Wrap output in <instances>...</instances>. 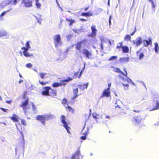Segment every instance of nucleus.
Returning <instances> with one entry per match:
<instances>
[{"label":"nucleus","instance_id":"f257e3e1","mask_svg":"<svg viewBox=\"0 0 159 159\" xmlns=\"http://www.w3.org/2000/svg\"><path fill=\"white\" fill-rule=\"evenodd\" d=\"M53 116L51 114L38 116L36 117V120L40 121L43 125H44L45 121L52 119Z\"/></svg>","mask_w":159,"mask_h":159},{"label":"nucleus","instance_id":"f03ea898","mask_svg":"<svg viewBox=\"0 0 159 159\" xmlns=\"http://www.w3.org/2000/svg\"><path fill=\"white\" fill-rule=\"evenodd\" d=\"M54 43L55 48H58L61 46L62 44V42L61 40V35L57 34L55 35L53 37Z\"/></svg>","mask_w":159,"mask_h":159},{"label":"nucleus","instance_id":"7ed1b4c3","mask_svg":"<svg viewBox=\"0 0 159 159\" xmlns=\"http://www.w3.org/2000/svg\"><path fill=\"white\" fill-rule=\"evenodd\" d=\"M61 123L63 125L64 127L66 129L67 132L70 134V128L68 126L67 124L66 121V117L64 116H61Z\"/></svg>","mask_w":159,"mask_h":159},{"label":"nucleus","instance_id":"20e7f679","mask_svg":"<svg viewBox=\"0 0 159 159\" xmlns=\"http://www.w3.org/2000/svg\"><path fill=\"white\" fill-rule=\"evenodd\" d=\"M82 53L83 55H85V56L88 58H91L92 56V54L91 51L86 49H83L82 51Z\"/></svg>","mask_w":159,"mask_h":159},{"label":"nucleus","instance_id":"39448f33","mask_svg":"<svg viewBox=\"0 0 159 159\" xmlns=\"http://www.w3.org/2000/svg\"><path fill=\"white\" fill-rule=\"evenodd\" d=\"M28 100H26L25 102H22L20 106V107L22 108L25 114H26V110L29 108V107L28 105Z\"/></svg>","mask_w":159,"mask_h":159},{"label":"nucleus","instance_id":"423d86ee","mask_svg":"<svg viewBox=\"0 0 159 159\" xmlns=\"http://www.w3.org/2000/svg\"><path fill=\"white\" fill-rule=\"evenodd\" d=\"M76 157L78 159H82V157L81 156L79 150H78L75 154L73 155L71 157V159H76Z\"/></svg>","mask_w":159,"mask_h":159},{"label":"nucleus","instance_id":"0eeeda50","mask_svg":"<svg viewBox=\"0 0 159 159\" xmlns=\"http://www.w3.org/2000/svg\"><path fill=\"white\" fill-rule=\"evenodd\" d=\"M51 89L50 87H44L43 89V91L42 93L43 95L50 96L49 93V90Z\"/></svg>","mask_w":159,"mask_h":159},{"label":"nucleus","instance_id":"6e6552de","mask_svg":"<svg viewBox=\"0 0 159 159\" xmlns=\"http://www.w3.org/2000/svg\"><path fill=\"white\" fill-rule=\"evenodd\" d=\"M23 50V53L24 55L27 57H33V55L32 53L29 52V50L27 49H22Z\"/></svg>","mask_w":159,"mask_h":159},{"label":"nucleus","instance_id":"1a4fd4ad","mask_svg":"<svg viewBox=\"0 0 159 159\" xmlns=\"http://www.w3.org/2000/svg\"><path fill=\"white\" fill-rule=\"evenodd\" d=\"M33 0H22V2L26 7H30L32 6V2Z\"/></svg>","mask_w":159,"mask_h":159},{"label":"nucleus","instance_id":"9d476101","mask_svg":"<svg viewBox=\"0 0 159 159\" xmlns=\"http://www.w3.org/2000/svg\"><path fill=\"white\" fill-rule=\"evenodd\" d=\"M92 33L91 36L92 37H94L96 36V33L97 32V30L96 29V26L94 25H93L91 27Z\"/></svg>","mask_w":159,"mask_h":159},{"label":"nucleus","instance_id":"9b49d317","mask_svg":"<svg viewBox=\"0 0 159 159\" xmlns=\"http://www.w3.org/2000/svg\"><path fill=\"white\" fill-rule=\"evenodd\" d=\"M109 88H108L107 89L105 90L103 93V94L101 96L102 98L105 96L108 97L110 96V92Z\"/></svg>","mask_w":159,"mask_h":159},{"label":"nucleus","instance_id":"f8f14e48","mask_svg":"<svg viewBox=\"0 0 159 159\" xmlns=\"http://www.w3.org/2000/svg\"><path fill=\"white\" fill-rule=\"evenodd\" d=\"M107 39L105 38L103 36H100V40L101 41V47L102 50H103V45L104 44V43H107V41L106 40Z\"/></svg>","mask_w":159,"mask_h":159},{"label":"nucleus","instance_id":"ddd939ff","mask_svg":"<svg viewBox=\"0 0 159 159\" xmlns=\"http://www.w3.org/2000/svg\"><path fill=\"white\" fill-rule=\"evenodd\" d=\"M142 118L140 116H137L134 118L133 122L136 125L141 123L142 120Z\"/></svg>","mask_w":159,"mask_h":159},{"label":"nucleus","instance_id":"4468645a","mask_svg":"<svg viewBox=\"0 0 159 159\" xmlns=\"http://www.w3.org/2000/svg\"><path fill=\"white\" fill-rule=\"evenodd\" d=\"M143 39L141 37H138L136 39V45L137 47L140 46L142 43Z\"/></svg>","mask_w":159,"mask_h":159},{"label":"nucleus","instance_id":"2eb2a0df","mask_svg":"<svg viewBox=\"0 0 159 159\" xmlns=\"http://www.w3.org/2000/svg\"><path fill=\"white\" fill-rule=\"evenodd\" d=\"M143 42L145 47H147L149 44L151 45L152 44V40L151 38L149 39L148 40H144Z\"/></svg>","mask_w":159,"mask_h":159},{"label":"nucleus","instance_id":"dca6fc26","mask_svg":"<svg viewBox=\"0 0 159 159\" xmlns=\"http://www.w3.org/2000/svg\"><path fill=\"white\" fill-rule=\"evenodd\" d=\"M82 41H81L78 43L77 44L75 45L76 49L80 53L82 52L80 49L82 46Z\"/></svg>","mask_w":159,"mask_h":159},{"label":"nucleus","instance_id":"f3484780","mask_svg":"<svg viewBox=\"0 0 159 159\" xmlns=\"http://www.w3.org/2000/svg\"><path fill=\"white\" fill-rule=\"evenodd\" d=\"M9 34L6 31L4 30H0V37L4 36H7L9 37Z\"/></svg>","mask_w":159,"mask_h":159},{"label":"nucleus","instance_id":"a211bd4d","mask_svg":"<svg viewBox=\"0 0 159 159\" xmlns=\"http://www.w3.org/2000/svg\"><path fill=\"white\" fill-rule=\"evenodd\" d=\"M89 83L84 84V85H78V86L79 87L80 89L82 90H84L85 89H87L89 85Z\"/></svg>","mask_w":159,"mask_h":159},{"label":"nucleus","instance_id":"6ab92c4d","mask_svg":"<svg viewBox=\"0 0 159 159\" xmlns=\"http://www.w3.org/2000/svg\"><path fill=\"white\" fill-rule=\"evenodd\" d=\"M72 78H69L68 79L65 80H63L61 82L60 84V86L62 85H66V84L65 83H67L68 82L70 81H71L72 80Z\"/></svg>","mask_w":159,"mask_h":159},{"label":"nucleus","instance_id":"aec40b11","mask_svg":"<svg viewBox=\"0 0 159 159\" xmlns=\"http://www.w3.org/2000/svg\"><path fill=\"white\" fill-rule=\"evenodd\" d=\"M84 128L83 129L82 131V133L84 135V136H82L81 137V139L82 140H85L86 139V136L88 132V129H87L86 132L84 131Z\"/></svg>","mask_w":159,"mask_h":159},{"label":"nucleus","instance_id":"412c9836","mask_svg":"<svg viewBox=\"0 0 159 159\" xmlns=\"http://www.w3.org/2000/svg\"><path fill=\"white\" fill-rule=\"evenodd\" d=\"M78 88L73 89V93L74 94V96L72 98L73 99H75L78 96Z\"/></svg>","mask_w":159,"mask_h":159},{"label":"nucleus","instance_id":"4be33fe9","mask_svg":"<svg viewBox=\"0 0 159 159\" xmlns=\"http://www.w3.org/2000/svg\"><path fill=\"white\" fill-rule=\"evenodd\" d=\"M30 41H28L25 44V47H24L21 48V49H27L29 50L31 48L30 45Z\"/></svg>","mask_w":159,"mask_h":159},{"label":"nucleus","instance_id":"5701e85b","mask_svg":"<svg viewBox=\"0 0 159 159\" xmlns=\"http://www.w3.org/2000/svg\"><path fill=\"white\" fill-rule=\"evenodd\" d=\"M120 60L121 63H126L129 61V59L128 57L121 58Z\"/></svg>","mask_w":159,"mask_h":159},{"label":"nucleus","instance_id":"b1692460","mask_svg":"<svg viewBox=\"0 0 159 159\" xmlns=\"http://www.w3.org/2000/svg\"><path fill=\"white\" fill-rule=\"evenodd\" d=\"M50 90H51L50 92V96L54 97L57 95V92L56 90H52L51 89Z\"/></svg>","mask_w":159,"mask_h":159},{"label":"nucleus","instance_id":"393cba45","mask_svg":"<svg viewBox=\"0 0 159 159\" xmlns=\"http://www.w3.org/2000/svg\"><path fill=\"white\" fill-rule=\"evenodd\" d=\"M93 15V13L91 12H84L82 13L81 16H92Z\"/></svg>","mask_w":159,"mask_h":159},{"label":"nucleus","instance_id":"a878e982","mask_svg":"<svg viewBox=\"0 0 159 159\" xmlns=\"http://www.w3.org/2000/svg\"><path fill=\"white\" fill-rule=\"evenodd\" d=\"M121 48H122L123 52H124L127 53L129 52V49L126 46H122Z\"/></svg>","mask_w":159,"mask_h":159},{"label":"nucleus","instance_id":"bb28decb","mask_svg":"<svg viewBox=\"0 0 159 159\" xmlns=\"http://www.w3.org/2000/svg\"><path fill=\"white\" fill-rule=\"evenodd\" d=\"M114 71L118 73H120L123 75H125L123 72L120 70L119 68H115L113 70Z\"/></svg>","mask_w":159,"mask_h":159},{"label":"nucleus","instance_id":"cd10ccee","mask_svg":"<svg viewBox=\"0 0 159 159\" xmlns=\"http://www.w3.org/2000/svg\"><path fill=\"white\" fill-rule=\"evenodd\" d=\"M155 45V48L154 49L155 52L156 53H158V49H159V47L158 46V44L157 43H155L154 44Z\"/></svg>","mask_w":159,"mask_h":159},{"label":"nucleus","instance_id":"c85d7f7f","mask_svg":"<svg viewBox=\"0 0 159 159\" xmlns=\"http://www.w3.org/2000/svg\"><path fill=\"white\" fill-rule=\"evenodd\" d=\"M131 36L128 34L126 35L124 38V40L126 41H131Z\"/></svg>","mask_w":159,"mask_h":159},{"label":"nucleus","instance_id":"c756f323","mask_svg":"<svg viewBox=\"0 0 159 159\" xmlns=\"http://www.w3.org/2000/svg\"><path fill=\"white\" fill-rule=\"evenodd\" d=\"M36 2V5L37 8L39 9H40L41 6V4L39 2V0H35Z\"/></svg>","mask_w":159,"mask_h":159},{"label":"nucleus","instance_id":"7c9ffc66","mask_svg":"<svg viewBox=\"0 0 159 159\" xmlns=\"http://www.w3.org/2000/svg\"><path fill=\"white\" fill-rule=\"evenodd\" d=\"M41 16L40 15V17L39 18H37V17L35 16V17L36 19L37 20V22L39 23L40 24H41V21L43 19L41 18Z\"/></svg>","mask_w":159,"mask_h":159},{"label":"nucleus","instance_id":"2f4dec72","mask_svg":"<svg viewBox=\"0 0 159 159\" xmlns=\"http://www.w3.org/2000/svg\"><path fill=\"white\" fill-rule=\"evenodd\" d=\"M39 75L42 79H43L47 74L45 73H39Z\"/></svg>","mask_w":159,"mask_h":159},{"label":"nucleus","instance_id":"473e14b6","mask_svg":"<svg viewBox=\"0 0 159 159\" xmlns=\"http://www.w3.org/2000/svg\"><path fill=\"white\" fill-rule=\"evenodd\" d=\"M159 107V103L158 101H157V103H156V105L155 107L152 110H150V111H153V110H155L158 109Z\"/></svg>","mask_w":159,"mask_h":159},{"label":"nucleus","instance_id":"72a5a7b5","mask_svg":"<svg viewBox=\"0 0 159 159\" xmlns=\"http://www.w3.org/2000/svg\"><path fill=\"white\" fill-rule=\"evenodd\" d=\"M9 11H5L3 12L0 15V20H3V18H2V16H4L7 12H8Z\"/></svg>","mask_w":159,"mask_h":159},{"label":"nucleus","instance_id":"f704fd0d","mask_svg":"<svg viewBox=\"0 0 159 159\" xmlns=\"http://www.w3.org/2000/svg\"><path fill=\"white\" fill-rule=\"evenodd\" d=\"M53 87H57L60 86V83H55L53 84Z\"/></svg>","mask_w":159,"mask_h":159},{"label":"nucleus","instance_id":"c9c22d12","mask_svg":"<svg viewBox=\"0 0 159 159\" xmlns=\"http://www.w3.org/2000/svg\"><path fill=\"white\" fill-rule=\"evenodd\" d=\"M118 57L117 56H113L108 59L109 61H111L113 60H115L117 59Z\"/></svg>","mask_w":159,"mask_h":159},{"label":"nucleus","instance_id":"e433bc0d","mask_svg":"<svg viewBox=\"0 0 159 159\" xmlns=\"http://www.w3.org/2000/svg\"><path fill=\"white\" fill-rule=\"evenodd\" d=\"M15 116L11 117V119L14 122H17L18 120L16 117V115L15 114L14 115Z\"/></svg>","mask_w":159,"mask_h":159},{"label":"nucleus","instance_id":"4c0bfd02","mask_svg":"<svg viewBox=\"0 0 159 159\" xmlns=\"http://www.w3.org/2000/svg\"><path fill=\"white\" fill-rule=\"evenodd\" d=\"M144 57V55L143 53H141L140 54L139 57V59L140 60H142Z\"/></svg>","mask_w":159,"mask_h":159},{"label":"nucleus","instance_id":"58836bf2","mask_svg":"<svg viewBox=\"0 0 159 159\" xmlns=\"http://www.w3.org/2000/svg\"><path fill=\"white\" fill-rule=\"evenodd\" d=\"M32 108H33V110L34 111V112H35V111H36V108L35 107V105H34V103L33 102H32Z\"/></svg>","mask_w":159,"mask_h":159},{"label":"nucleus","instance_id":"ea45409f","mask_svg":"<svg viewBox=\"0 0 159 159\" xmlns=\"http://www.w3.org/2000/svg\"><path fill=\"white\" fill-rule=\"evenodd\" d=\"M26 66L28 68H31L32 67V65L31 63H29L26 64Z\"/></svg>","mask_w":159,"mask_h":159},{"label":"nucleus","instance_id":"a19ab883","mask_svg":"<svg viewBox=\"0 0 159 159\" xmlns=\"http://www.w3.org/2000/svg\"><path fill=\"white\" fill-rule=\"evenodd\" d=\"M21 123L24 125L26 126L27 125L26 121L24 119H22L21 120Z\"/></svg>","mask_w":159,"mask_h":159},{"label":"nucleus","instance_id":"79ce46f5","mask_svg":"<svg viewBox=\"0 0 159 159\" xmlns=\"http://www.w3.org/2000/svg\"><path fill=\"white\" fill-rule=\"evenodd\" d=\"M93 116L94 118L97 119L98 118V116H99L96 113H94L93 114Z\"/></svg>","mask_w":159,"mask_h":159},{"label":"nucleus","instance_id":"37998d69","mask_svg":"<svg viewBox=\"0 0 159 159\" xmlns=\"http://www.w3.org/2000/svg\"><path fill=\"white\" fill-rule=\"evenodd\" d=\"M118 45H117L116 47L117 48H121V47H122V43H118Z\"/></svg>","mask_w":159,"mask_h":159},{"label":"nucleus","instance_id":"c03bdc74","mask_svg":"<svg viewBox=\"0 0 159 159\" xmlns=\"http://www.w3.org/2000/svg\"><path fill=\"white\" fill-rule=\"evenodd\" d=\"M67 108L70 111L72 112H73L74 111V110L73 109V108L69 106H67Z\"/></svg>","mask_w":159,"mask_h":159},{"label":"nucleus","instance_id":"a18cd8bd","mask_svg":"<svg viewBox=\"0 0 159 159\" xmlns=\"http://www.w3.org/2000/svg\"><path fill=\"white\" fill-rule=\"evenodd\" d=\"M121 102L120 101L119 99H116L115 102L114 103L116 104H117L118 103H120Z\"/></svg>","mask_w":159,"mask_h":159},{"label":"nucleus","instance_id":"49530a36","mask_svg":"<svg viewBox=\"0 0 159 159\" xmlns=\"http://www.w3.org/2000/svg\"><path fill=\"white\" fill-rule=\"evenodd\" d=\"M119 76L121 78V79L123 80H124L125 81H126L127 82H129L128 80L126 78H124V77H122L120 75H119Z\"/></svg>","mask_w":159,"mask_h":159},{"label":"nucleus","instance_id":"de8ad7c7","mask_svg":"<svg viewBox=\"0 0 159 159\" xmlns=\"http://www.w3.org/2000/svg\"><path fill=\"white\" fill-rule=\"evenodd\" d=\"M75 22V20L72 19L71 21L70 22L69 25H71L73 23Z\"/></svg>","mask_w":159,"mask_h":159},{"label":"nucleus","instance_id":"09e8293b","mask_svg":"<svg viewBox=\"0 0 159 159\" xmlns=\"http://www.w3.org/2000/svg\"><path fill=\"white\" fill-rule=\"evenodd\" d=\"M39 82L40 84L43 85H46V84L47 83L46 82H41L40 80H39Z\"/></svg>","mask_w":159,"mask_h":159},{"label":"nucleus","instance_id":"8fccbe9b","mask_svg":"<svg viewBox=\"0 0 159 159\" xmlns=\"http://www.w3.org/2000/svg\"><path fill=\"white\" fill-rule=\"evenodd\" d=\"M62 103L63 104H66L67 103L66 100V99H64L63 100Z\"/></svg>","mask_w":159,"mask_h":159},{"label":"nucleus","instance_id":"3c124183","mask_svg":"<svg viewBox=\"0 0 159 159\" xmlns=\"http://www.w3.org/2000/svg\"><path fill=\"white\" fill-rule=\"evenodd\" d=\"M0 109L5 112H7V111L8 110L7 109H5L2 107H0Z\"/></svg>","mask_w":159,"mask_h":159},{"label":"nucleus","instance_id":"603ef678","mask_svg":"<svg viewBox=\"0 0 159 159\" xmlns=\"http://www.w3.org/2000/svg\"><path fill=\"white\" fill-rule=\"evenodd\" d=\"M78 75H79L78 72H76V73H75V74L73 75L74 78H75L77 77V76H78Z\"/></svg>","mask_w":159,"mask_h":159},{"label":"nucleus","instance_id":"864d4df0","mask_svg":"<svg viewBox=\"0 0 159 159\" xmlns=\"http://www.w3.org/2000/svg\"><path fill=\"white\" fill-rule=\"evenodd\" d=\"M17 2V0H14L12 2V4L13 5H16Z\"/></svg>","mask_w":159,"mask_h":159},{"label":"nucleus","instance_id":"5fc2aeb1","mask_svg":"<svg viewBox=\"0 0 159 159\" xmlns=\"http://www.w3.org/2000/svg\"><path fill=\"white\" fill-rule=\"evenodd\" d=\"M128 78V79L132 83V84L134 85V86H135V83H134L133 82H132V81L129 78H128Z\"/></svg>","mask_w":159,"mask_h":159},{"label":"nucleus","instance_id":"6e6d98bb","mask_svg":"<svg viewBox=\"0 0 159 159\" xmlns=\"http://www.w3.org/2000/svg\"><path fill=\"white\" fill-rule=\"evenodd\" d=\"M106 40H107V42L109 43L110 45H111V44H111V41H110V40H108V39H107Z\"/></svg>","mask_w":159,"mask_h":159},{"label":"nucleus","instance_id":"4d7b16f0","mask_svg":"<svg viewBox=\"0 0 159 159\" xmlns=\"http://www.w3.org/2000/svg\"><path fill=\"white\" fill-rule=\"evenodd\" d=\"M124 70L125 71V72L126 73V74H125V75H125V76H126L127 77V71H126V69L125 68H124Z\"/></svg>","mask_w":159,"mask_h":159},{"label":"nucleus","instance_id":"13d9d810","mask_svg":"<svg viewBox=\"0 0 159 159\" xmlns=\"http://www.w3.org/2000/svg\"><path fill=\"white\" fill-rule=\"evenodd\" d=\"M71 36L70 35H68L67 36V39L68 40H70V37Z\"/></svg>","mask_w":159,"mask_h":159},{"label":"nucleus","instance_id":"bf43d9fd","mask_svg":"<svg viewBox=\"0 0 159 159\" xmlns=\"http://www.w3.org/2000/svg\"><path fill=\"white\" fill-rule=\"evenodd\" d=\"M82 71H83L82 70H81V71L80 72V74L79 75V76L78 77V78H80V77L81 76L82 74Z\"/></svg>","mask_w":159,"mask_h":159},{"label":"nucleus","instance_id":"052dcab7","mask_svg":"<svg viewBox=\"0 0 159 159\" xmlns=\"http://www.w3.org/2000/svg\"><path fill=\"white\" fill-rule=\"evenodd\" d=\"M111 16H110V17H109V24L110 25V24H111Z\"/></svg>","mask_w":159,"mask_h":159},{"label":"nucleus","instance_id":"680f3d73","mask_svg":"<svg viewBox=\"0 0 159 159\" xmlns=\"http://www.w3.org/2000/svg\"><path fill=\"white\" fill-rule=\"evenodd\" d=\"M73 31L75 33H79L80 32V31L79 30H74Z\"/></svg>","mask_w":159,"mask_h":159},{"label":"nucleus","instance_id":"e2e57ef3","mask_svg":"<svg viewBox=\"0 0 159 159\" xmlns=\"http://www.w3.org/2000/svg\"><path fill=\"white\" fill-rule=\"evenodd\" d=\"M123 85L124 86H126V87H128L129 86V84H125L124 83H122Z\"/></svg>","mask_w":159,"mask_h":159},{"label":"nucleus","instance_id":"0e129e2a","mask_svg":"<svg viewBox=\"0 0 159 159\" xmlns=\"http://www.w3.org/2000/svg\"><path fill=\"white\" fill-rule=\"evenodd\" d=\"M151 4H152V8H155V5H154V2H153V3H152Z\"/></svg>","mask_w":159,"mask_h":159},{"label":"nucleus","instance_id":"69168bd1","mask_svg":"<svg viewBox=\"0 0 159 159\" xmlns=\"http://www.w3.org/2000/svg\"><path fill=\"white\" fill-rule=\"evenodd\" d=\"M56 2H57V4L58 6L59 7H60V4H59V3L58 2L57 0H56Z\"/></svg>","mask_w":159,"mask_h":159},{"label":"nucleus","instance_id":"338daca9","mask_svg":"<svg viewBox=\"0 0 159 159\" xmlns=\"http://www.w3.org/2000/svg\"><path fill=\"white\" fill-rule=\"evenodd\" d=\"M71 19H70V18H66V20L68 21H69V22H70L71 21Z\"/></svg>","mask_w":159,"mask_h":159},{"label":"nucleus","instance_id":"774afa93","mask_svg":"<svg viewBox=\"0 0 159 159\" xmlns=\"http://www.w3.org/2000/svg\"><path fill=\"white\" fill-rule=\"evenodd\" d=\"M6 102L8 104H10L11 102V101H6Z\"/></svg>","mask_w":159,"mask_h":159}]
</instances>
